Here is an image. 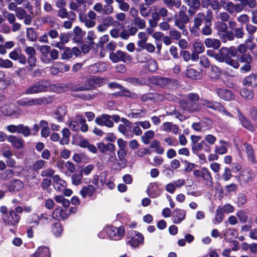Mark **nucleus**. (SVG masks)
<instances>
[{"instance_id":"obj_20","label":"nucleus","mask_w":257,"mask_h":257,"mask_svg":"<svg viewBox=\"0 0 257 257\" xmlns=\"http://www.w3.org/2000/svg\"><path fill=\"white\" fill-rule=\"evenodd\" d=\"M230 53V50L228 48H221L218 53H216L214 58L219 62H223L226 61L227 56Z\"/></svg>"},{"instance_id":"obj_43","label":"nucleus","mask_w":257,"mask_h":257,"mask_svg":"<svg viewBox=\"0 0 257 257\" xmlns=\"http://www.w3.org/2000/svg\"><path fill=\"white\" fill-rule=\"evenodd\" d=\"M154 137V132L150 130L147 131L142 137V140L144 144L147 145Z\"/></svg>"},{"instance_id":"obj_64","label":"nucleus","mask_w":257,"mask_h":257,"mask_svg":"<svg viewBox=\"0 0 257 257\" xmlns=\"http://www.w3.org/2000/svg\"><path fill=\"white\" fill-rule=\"evenodd\" d=\"M72 56V50L68 48H66L64 49L61 58L63 60L69 59L71 58Z\"/></svg>"},{"instance_id":"obj_61","label":"nucleus","mask_w":257,"mask_h":257,"mask_svg":"<svg viewBox=\"0 0 257 257\" xmlns=\"http://www.w3.org/2000/svg\"><path fill=\"white\" fill-rule=\"evenodd\" d=\"M27 15V13L26 11L21 7L18 8L17 10L16 11V16L20 20L23 19Z\"/></svg>"},{"instance_id":"obj_48","label":"nucleus","mask_w":257,"mask_h":257,"mask_svg":"<svg viewBox=\"0 0 257 257\" xmlns=\"http://www.w3.org/2000/svg\"><path fill=\"white\" fill-rule=\"evenodd\" d=\"M18 134H22L24 137H28L31 135V130L29 127L22 124H19Z\"/></svg>"},{"instance_id":"obj_26","label":"nucleus","mask_w":257,"mask_h":257,"mask_svg":"<svg viewBox=\"0 0 257 257\" xmlns=\"http://www.w3.org/2000/svg\"><path fill=\"white\" fill-rule=\"evenodd\" d=\"M242 83L244 85H248L251 87L256 86L257 74H251L245 77L242 81Z\"/></svg>"},{"instance_id":"obj_31","label":"nucleus","mask_w":257,"mask_h":257,"mask_svg":"<svg viewBox=\"0 0 257 257\" xmlns=\"http://www.w3.org/2000/svg\"><path fill=\"white\" fill-rule=\"evenodd\" d=\"M221 73V70L219 67L212 65L209 76L212 80H217L220 78Z\"/></svg>"},{"instance_id":"obj_32","label":"nucleus","mask_w":257,"mask_h":257,"mask_svg":"<svg viewBox=\"0 0 257 257\" xmlns=\"http://www.w3.org/2000/svg\"><path fill=\"white\" fill-rule=\"evenodd\" d=\"M66 114V110L65 107H60L57 109L55 113L54 117L60 122L63 121Z\"/></svg>"},{"instance_id":"obj_41","label":"nucleus","mask_w":257,"mask_h":257,"mask_svg":"<svg viewBox=\"0 0 257 257\" xmlns=\"http://www.w3.org/2000/svg\"><path fill=\"white\" fill-rule=\"evenodd\" d=\"M41 21L44 23L49 24L52 27L59 26L58 24L55 22L54 18L50 15L42 17Z\"/></svg>"},{"instance_id":"obj_46","label":"nucleus","mask_w":257,"mask_h":257,"mask_svg":"<svg viewBox=\"0 0 257 257\" xmlns=\"http://www.w3.org/2000/svg\"><path fill=\"white\" fill-rule=\"evenodd\" d=\"M186 75L188 77L194 79H199L201 76L200 73L193 69L187 70Z\"/></svg>"},{"instance_id":"obj_52","label":"nucleus","mask_w":257,"mask_h":257,"mask_svg":"<svg viewBox=\"0 0 257 257\" xmlns=\"http://www.w3.org/2000/svg\"><path fill=\"white\" fill-rule=\"evenodd\" d=\"M13 66V63L9 59L0 58V67L3 68H11Z\"/></svg>"},{"instance_id":"obj_19","label":"nucleus","mask_w":257,"mask_h":257,"mask_svg":"<svg viewBox=\"0 0 257 257\" xmlns=\"http://www.w3.org/2000/svg\"><path fill=\"white\" fill-rule=\"evenodd\" d=\"M218 95L222 99L225 101H230L234 98V95L232 92L227 89L218 88L216 90Z\"/></svg>"},{"instance_id":"obj_5","label":"nucleus","mask_w":257,"mask_h":257,"mask_svg":"<svg viewBox=\"0 0 257 257\" xmlns=\"http://www.w3.org/2000/svg\"><path fill=\"white\" fill-rule=\"evenodd\" d=\"M2 113L6 116H17L21 114V110L13 103L4 105L1 107Z\"/></svg>"},{"instance_id":"obj_33","label":"nucleus","mask_w":257,"mask_h":257,"mask_svg":"<svg viewBox=\"0 0 257 257\" xmlns=\"http://www.w3.org/2000/svg\"><path fill=\"white\" fill-rule=\"evenodd\" d=\"M79 20L81 22L84 24L85 26L88 28H92L95 25V22L94 20L90 19L84 14H80Z\"/></svg>"},{"instance_id":"obj_62","label":"nucleus","mask_w":257,"mask_h":257,"mask_svg":"<svg viewBox=\"0 0 257 257\" xmlns=\"http://www.w3.org/2000/svg\"><path fill=\"white\" fill-rule=\"evenodd\" d=\"M21 54V51L20 49H16L10 53L9 56L10 58L14 60H18Z\"/></svg>"},{"instance_id":"obj_8","label":"nucleus","mask_w":257,"mask_h":257,"mask_svg":"<svg viewBox=\"0 0 257 257\" xmlns=\"http://www.w3.org/2000/svg\"><path fill=\"white\" fill-rule=\"evenodd\" d=\"M121 123L118 127V131L126 137L132 136V123L125 118L121 119Z\"/></svg>"},{"instance_id":"obj_22","label":"nucleus","mask_w":257,"mask_h":257,"mask_svg":"<svg viewBox=\"0 0 257 257\" xmlns=\"http://www.w3.org/2000/svg\"><path fill=\"white\" fill-rule=\"evenodd\" d=\"M49 248L45 246L39 247L31 257H50Z\"/></svg>"},{"instance_id":"obj_16","label":"nucleus","mask_w":257,"mask_h":257,"mask_svg":"<svg viewBox=\"0 0 257 257\" xmlns=\"http://www.w3.org/2000/svg\"><path fill=\"white\" fill-rule=\"evenodd\" d=\"M50 47L48 45H43L40 48V51L41 54V60L45 64L51 63V60L48 56V54L50 53Z\"/></svg>"},{"instance_id":"obj_23","label":"nucleus","mask_w":257,"mask_h":257,"mask_svg":"<svg viewBox=\"0 0 257 257\" xmlns=\"http://www.w3.org/2000/svg\"><path fill=\"white\" fill-rule=\"evenodd\" d=\"M228 144L224 140L219 141V145L215 146L214 152L218 155H223L227 152Z\"/></svg>"},{"instance_id":"obj_57","label":"nucleus","mask_w":257,"mask_h":257,"mask_svg":"<svg viewBox=\"0 0 257 257\" xmlns=\"http://www.w3.org/2000/svg\"><path fill=\"white\" fill-rule=\"evenodd\" d=\"M146 113L145 110H138L135 112H132L128 114V116L131 118H140L144 116Z\"/></svg>"},{"instance_id":"obj_58","label":"nucleus","mask_w":257,"mask_h":257,"mask_svg":"<svg viewBox=\"0 0 257 257\" xmlns=\"http://www.w3.org/2000/svg\"><path fill=\"white\" fill-rule=\"evenodd\" d=\"M225 234L227 237L230 236V239H232L234 238H236L237 237L238 232L234 229L228 228L226 231Z\"/></svg>"},{"instance_id":"obj_60","label":"nucleus","mask_w":257,"mask_h":257,"mask_svg":"<svg viewBox=\"0 0 257 257\" xmlns=\"http://www.w3.org/2000/svg\"><path fill=\"white\" fill-rule=\"evenodd\" d=\"M103 23L107 27L111 26H115L117 22L114 20L113 18L111 17L108 16L104 18Z\"/></svg>"},{"instance_id":"obj_28","label":"nucleus","mask_w":257,"mask_h":257,"mask_svg":"<svg viewBox=\"0 0 257 257\" xmlns=\"http://www.w3.org/2000/svg\"><path fill=\"white\" fill-rule=\"evenodd\" d=\"M53 218L58 220L65 219L67 218L68 215L61 208H57L54 210L53 213Z\"/></svg>"},{"instance_id":"obj_59","label":"nucleus","mask_w":257,"mask_h":257,"mask_svg":"<svg viewBox=\"0 0 257 257\" xmlns=\"http://www.w3.org/2000/svg\"><path fill=\"white\" fill-rule=\"evenodd\" d=\"M232 177L231 170L225 167L223 173L222 174V179L225 181H228Z\"/></svg>"},{"instance_id":"obj_38","label":"nucleus","mask_w":257,"mask_h":257,"mask_svg":"<svg viewBox=\"0 0 257 257\" xmlns=\"http://www.w3.org/2000/svg\"><path fill=\"white\" fill-rule=\"evenodd\" d=\"M139 10L141 15L144 18L150 17L152 13L151 8L145 6L144 4H142L139 6Z\"/></svg>"},{"instance_id":"obj_17","label":"nucleus","mask_w":257,"mask_h":257,"mask_svg":"<svg viewBox=\"0 0 257 257\" xmlns=\"http://www.w3.org/2000/svg\"><path fill=\"white\" fill-rule=\"evenodd\" d=\"M7 187L10 192H16L22 190L24 184L21 180L15 179L9 182Z\"/></svg>"},{"instance_id":"obj_10","label":"nucleus","mask_w":257,"mask_h":257,"mask_svg":"<svg viewBox=\"0 0 257 257\" xmlns=\"http://www.w3.org/2000/svg\"><path fill=\"white\" fill-rule=\"evenodd\" d=\"M175 25L180 30H184L185 28V24L189 22L187 15L183 12H180L178 16H175Z\"/></svg>"},{"instance_id":"obj_24","label":"nucleus","mask_w":257,"mask_h":257,"mask_svg":"<svg viewBox=\"0 0 257 257\" xmlns=\"http://www.w3.org/2000/svg\"><path fill=\"white\" fill-rule=\"evenodd\" d=\"M238 118L242 126L250 132L254 131L255 128L251 123L250 120L240 111L238 112Z\"/></svg>"},{"instance_id":"obj_49","label":"nucleus","mask_w":257,"mask_h":257,"mask_svg":"<svg viewBox=\"0 0 257 257\" xmlns=\"http://www.w3.org/2000/svg\"><path fill=\"white\" fill-rule=\"evenodd\" d=\"M82 178L83 175L82 173L73 174L71 177L72 184L76 186L79 185L81 183Z\"/></svg>"},{"instance_id":"obj_54","label":"nucleus","mask_w":257,"mask_h":257,"mask_svg":"<svg viewBox=\"0 0 257 257\" xmlns=\"http://www.w3.org/2000/svg\"><path fill=\"white\" fill-rule=\"evenodd\" d=\"M118 4V8L122 11L126 12L130 9V5L124 0H115Z\"/></svg>"},{"instance_id":"obj_3","label":"nucleus","mask_w":257,"mask_h":257,"mask_svg":"<svg viewBox=\"0 0 257 257\" xmlns=\"http://www.w3.org/2000/svg\"><path fill=\"white\" fill-rule=\"evenodd\" d=\"M105 232L108 237L112 239L117 240L120 239L124 234V228L123 226L118 228L113 226H107Z\"/></svg>"},{"instance_id":"obj_18","label":"nucleus","mask_w":257,"mask_h":257,"mask_svg":"<svg viewBox=\"0 0 257 257\" xmlns=\"http://www.w3.org/2000/svg\"><path fill=\"white\" fill-rule=\"evenodd\" d=\"M50 99L49 97H47L28 98V106L47 104L50 101Z\"/></svg>"},{"instance_id":"obj_47","label":"nucleus","mask_w":257,"mask_h":257,"mask_svg":"<svg viewBox=\"0 0 257 257\" xmlns=\"http://www.w3.org/2000/svg\"><path fill=\"white\" fill-rule=\"evenodd\" d=\"M217 32L219 36L220 37L221 34H224L228 30L227 24L223 22H218L217 26Z\"/></svg>"},{"instance_id":"obj_63","label":"nucleus","mask_w":257,"mask_h":257,"mask_svg":"<svg viewBox=\"0 0 257 257\" xmlns=\"http://www.w3.org/2000/svg\"><path fill=\"white\" fill-rule=\"evenodd\" d=\"M225 63L235 69H238L239 66V64L237 61L232 59L228 57L226 58Z\"/></svg>"},{"instance_id":"obj_27","label":"nucleus","mask_w":257,"mask_h":257,"mask_svg":"<svg viewBox=\"0 0 257 257\" xmlns=\"http://www.w3.org/2000/svg\"><path fill=\"white\" fill-rule=\"evenodd\" d=\"M107 68V65L103 62L95 63L89 66V70L90 72L95 73L98 72H103Z\"/></svg>"},{"instance_id":"obj_30","label":"nucleus","mask_w":257,"mask_h":257,"mask_svg":"<svg viewBox=\"0 0 257 257\" xmlns=\"http://www.w3.org/2000/svg\"><path fill=\"white\" fill-rule=\"evenodd\" d=\"M204 44L207 48H212L218 49L220 46V42L219 40L212 38H207L204 40Z\"/></svg>"},{"instance_id":"obj_51","label":"nucleus","mask_w":257,"mask_h":257,"mask_svg":"<svg viewBox=\"0 0 257 257\" xmlns=\"http://www.w3.org/2000/svg\"><path fill=\"white\" fill-rule=\"evenodd\" d=\"M38 220L43 224L49 223L52 221L53 219V216L47 214H42L40 216L38 217Z\"/></svg>"},{"instance_id":"obj_39","label":"nucleus","mask_w":257,"mask_h":257,"mask_svg":"<svg viewBox=\"0 0 257 257\" xmlns=\"http://www.w3.org/2000/svg\"><path fill=\"white\" fill-rule=\"evenodd\" d=\"M63 137L60 140V144L67 145L69 143L70 132L67 128H64L62 131Z\"/></svg>"},{"instance_id":"obj_36","label":"nucleus","mask_w":257,"mask_h":257,"mask_svg":"<svg viewBox=\"0 0 257 257\" xmlns=\"http://www.w3.org/2000/svg\"><path fill=\"white\" fill-rule=\"evenodd\" d=\"M8 140L17 148H20L23 146V140L14 136H10Z\"/></svg>"},{"instance_id":"obj_4","label":"nucleus","mask_w":257,"mask_h":257,"mask_svg":"<svg viewBox=\"0 0 257 257\" xmlns=\"http://www.w3.org/2000/svg\"><path fill=\"white\" fill-rule=\"evenodd\" d=\"M127 239V242L135 247H137L140 244L143 243L144 242L143 235L134 230L128 232Z\"/></svg>"},{"instance_id":"obj_21","label":"nucleus","mask_w":257,"mask_h":257,"mask_svg":"<svg viewBox=\"0 0 257 257\" xmlns=\"http://www.w3.org/2000/svg\"><path fill=\"white\" fill-rule=\"evenodd\" d=\"M243 145L248 160L253 164L256 163L254 152L251 145L246 142H243Z\"/></svg>"},{"instance_id":"obj_12","label":"nucleus","mask_w":257,"mask_h":257,"mask_svg":"<svg viewBox=\"0 0 257 257\" xmlns=\"http://www.w3.org/2000/svg\"><path fill=\"white\" fill-rule=\"evenodd\" d=\"M255 175L253 171L246 169L241 172V175L239 176V180L242 185H245L252 181Z\"/></svg>"},{"instance_id":"obj_13","label":"nucleus","mask_w":257,"mask_h":257,"mask_svg":"<svg viewBox=\"0 0 257 257\" xmlns=\"http://www.w3.org/2000/svg\"><path fill=\"white\" fill-rule=\"evenodd\" d=\"M192 150L194 154H198L202 150L207 153H209L211 148L207 143L205 142V141H201L200 143L193 144L192 146Z\"/></svg>"},{"instance_id":"obj_50","label":"nucleus","mask_w":257,"mask_h":257,"mask_svg":"<svg viewBox=\"0 0 257 257\" xmlns=\"http://www.w3.org/2000/svg\"><path fill=\"white\" fill-rule=\"evenodd\" d=\"M223 218V214L222 209L221 208H218L216 210V213L214 218V223L216 224L220 223L222 222Z\"/></svg>"},{"instance_id":"obj_55","label":"nucleus","mask_w":257,"mask_h":257,"mask_svg":"<svg viewBox=\"0 0 257 257\" xmlns=\"http://www.w3.org/2000/svg\"><path fill=\"white\" fill-rule=\"evenodd\" d=\"M216 138L211 134L207 135L204 137L205 142L207 143L209 146L213 145L216 141Z\"/></svg>"},{"instance_id":"obj_15","label":"nucleus","mask_w":257,"mask_h":257,"mask_svg":"<svg viewBox=\"0 0 257 257\" xmlns=\"http://www.w3.org/2000/svg\"><path fill=\"white\" fill-rule=\"evenodd\" d=\"M186 212L185 210L176 208L173 211V221L175 224L181 223L185 218Z\"/></svg>"},{"instance_id":"obj_6","label":"nucleus","mask_w":257,"mask_h":257,"mask_svg":"<svg viewBox=\"0 0 257 257\" xmlns=\"http://www.w3.org/2000/svg\"><path fill=\"white\" fill-rule=\"evenodd\" d=\"M4 222L10 226H16L20 221V216L14 210L9 211L8 214L2 216Z\"/></svg>"},{"instance_id":"obj_9","label":"nucleus","mask_w":257,"mask_h":257,"mask_svg":"<svg viewBox=\"0 0 257 257\" xmlns=\"http://www.w3.org/2000/svg\"><path fill=\"white\" fill-rule=\"evenodd\" d=\"M161 130L166 133H172L174 135L179 134L181 132V130L178 125L171 122H164L161 126Z\"/></svg>"},{"instance_id":"obj_14","label":"nucleus","mask_w":257,"mask_h":257,"mask_svg":"<svg viewBox=\"0 0 257 257\" xmlns=\"http://www.w3.org/2000/svg\"><path fill=\"white\" fill-rule=\"evenodd\" d=\"M204 19L205 16L203 13H200L196 15L194 20V26L190 28V31L192 34L196 35L198 33L199 27Z\"/></svg>"},{"instance_id":"obj_40","label":"nucleus","mask_w":257,"mask_h":257,"mask_svg":"<svg viewBox=\"0 0 257 257\" xmlns=\"http://www.w3.org/2000/svg\"><path fill=\"white\" fill-rule=\"evenodd\" d=\"M240 93L242 97L248 100H251L254 97L253 91L250 88H243L241 90Z\"/></svg>"},{"instance_id":"obj_34","label":"nucleus","mask_w":257,"mask_h":257,"mask_svg":"<svg viewBox=\"0 0 257 257\" xmlns=\"http://www.w3.org/2000/svg\"><path fill=\"white\" fill-rule=\"evenodd\" d=\"M200 105L208 107L214 110H217L220 106V103L217 102H211L206 99H201L199 101Z\"/></svg>"},{"instance_id":"obj_7","label":"nucleus","mask_w":257,"mask_h":257,"mask_svg":"<svg viewBox=\"0 0 257 257\" xmlns=\"http://www.w3.org/2000/svg\"><path fill=\"white\" fill-rule=\"evenodd\" d=\"M88 85H84L81 87H77L75 90L77 91L85 90L89 89L91 87L99 86L103 83V79L94 76H90L88 79Z\"/></svg>"},{"instance_id":"obj_25","label":"nucleus","mask_w":257,"mask_h":257,"mask_svg":"<svg viewBox=\"0 0 257 257\" xmlns=\"http://www.w3.org/2000/svg\"><path fill=\"white\" fill-rule=\"evenodd\" d=\"M203 180L207 183V185L212 187L213 185V182L211 173L207 168L203 167L201 169V176Z\"/></svg>"},{"instance_id":"obj_44","label":"nucleus","mask_w":257,"mask_h":257,"mask_svg":"<svg viewBox=\"0 0 257 257\" xmlns=\"http://www.w3.org/2000/svg\"><path fill=\"white\" fill-rule=\"evenodd\" d=\"M133 22L134 24L137 26L140 29H144L146 27V21L144 19H142L139 16L138 17L135 18V19H133Z\"/></svg>"},{"instance_id":"obj_37","label":"nucleus","mask_w":257,"mask_h":257,"mask_svg":"<svg viewBox=\"0 0 257 257\" xmlns=\"http://www.w3.org/2000/svg\"><path fill=\"white\" fill-rule=\"evenodd\" d=\"M97 147L99 151L102 153H104L107 151L113 152L115 150V146L112 144L109 143L105 145L104 143H101L98 144Z\"/></svg>"},{"instance_id":"obj_29","label":"nucleus","mask_w":257,"mask_h":257,"mask_svg":"<svg viewBox=\"0 0 257 257\" xmlns=\"http://www.w3.org/2000/svg\"><path fill=\"white\" fill-rule=\"evenodd\" d=\"M95 191V187L91 185H89L87 186H84L80 190V193L82 197L84 198L87 196H92Z\"/></svg>"},{"instance_id":"obj_45","label":"nucleus","mask_w":257,"mask_h":257,"mask_svg":"<svg viewBox=\"0 0 257 257\" xmlns=\"http://www.w3.org/2000/svg\"><path fill=\"white\" fill-rule=\"evenodd\" d=\"M220 39L224 43L226 42L227 40L232 41L234 39V35L232 32L230 31H227L225 33L219 37Z\"/></svg>"},{"instance_id":"obj_35","label":"nucleus","mask_w":257,"mask_h":257,"mask_svg":"<svg viewBox=\"0 0 257 257\" xmlns=\"http://www.w3.org/2000/svg\"><path fill=\"white\" fill-rule=\"evenodd\" d=\"M138 38L137 45L141 48L144 47V45L147 43L148 40V36L147 33L144 32H140L138 34Z\"/></svg>"},{"instance_id":"obj_2","label":"nucleus","mask_w":257,"mask_h":257,"mask_svg":"<svg viewBox=\"0 0 257 257\" xmlns=\"http://www.w3.org/2000/svg\"><path fill=\"white\" fill-rule=\"evenodd\" d=\"M109 59L114 63L119 61L130 63L132 61V57L130 54L121 50H117L115 53H111L109 55Z\"/></svg>"},{"instance_id":"obj_42","label":"nucleus","mask_w":257,"mask_h":257,"mask_svg":"<svg viewBox=\"0 0 257 257\" xmlns=\"http://www.w3.org/2000/svg\"><path fill=\"white\" fill-rule=\"evenodd\" d=\"M76 120L79 122V124H81V127L79 128L82 132H86L88 130V126L86 123L85 119L81 115H77L76 116Z\"/></svg>"},{"instance_id":"obj_56","label":"nucleus","mask_w":257,"mask_h":257,"mask_svg":"<svg viewBox=\"0 0 257 257\" xmlns=\"http://www.w3.org/2000/svg\"><path fill=\"white\" fill-rule=\"evenodd\" d=\"M14 176V171L12 170L8 169L2 173L0 178L2 180H9Z\"/></svg>"},{"instance_id":"obj_11","label":"nucleus","mask_w":257,"mask_h":257,"mask_svg":"<svg viewBox=\"0 0 257 257\" xmlns=\"http://www.w3.org/2000/svg\"><path fill=\"white\" fill-rule=\"evenodd\" d=\"M96 124L101 126H106L108 127H112L113 126V122L111 120V116L103 114L95 119Z\"/></svg>"},{"instance_id":"obj_53","label":"nucleus","mask_w":257,"mask_h":257,"mask_svg":"<svg viewBox=\"0 0 257 257\" xmlns=\"http://www.w3.org/2000/svg\"><path fill=\"white\" fill-rule=\"evenodd\" d=\"M193 48L195 52L198 54L203 53L205 50V48L203 43L198 41L194 43Z\"/></svg>"},{"instance_id":"obj_1","label":"nucleus","mask_w":257,"mask_h":257,"mask_svg":"<svg viewBox=\"0 0 257 257\" xmlns=\"http://www.w3.org/2000/svg\"><path fill=\"white\" fill-rule=\"evenodd\" d=\"M49 81L44 80L39 81L27 88L25 91V94L30 95L46 92L49 90Z\"/></svg>"}]
</instances>
